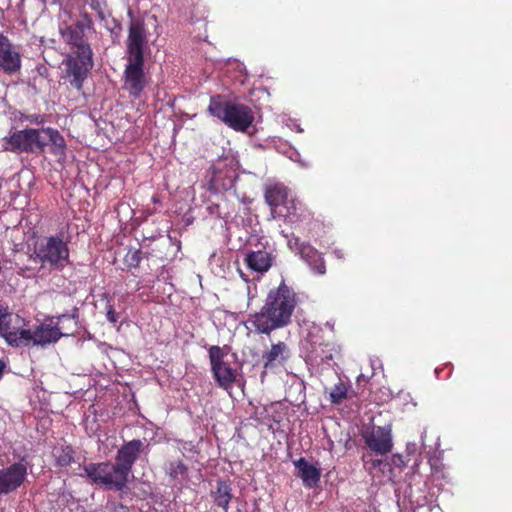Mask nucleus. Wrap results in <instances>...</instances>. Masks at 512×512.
I'll return each instance as SVG.
<instances>
[{
	"label": "nucleus",
	"instance_id": "2",
	"mask_svg": "<svg viewBox=\"0 0 512 512\" xmlns=\"http://www.w3.org/2000/svg\"><path fill=\"white\" fill-rule=\"evenodd\" d=\"M208 112L235 131L245 132L254 122V114L250 107L222 101L220 95L210 98Z\"/></svg>",
	"mask_w": 512,
	"mask_h": 512
},
{
	"label": "nucleus",
	"instance_id": "6",
	"mask_svg": "<svg viewBox=\"0 0 512 512\" xmlns=\"http://www.w3.org/2000/svg\"><path fill=\"white\" fill-rule=\"evenodd\" d=\"M94 65L93 54H68L62 62L63 84L83 94V85Z\"/></svg>",
	"mask_w": 512,
	"mask_h": 512
},
{
	"label": "nucleus",
	"instance_id": "35",
	"mask_svg": "<svg viewBox=\"0 0 512 512\" xmlns=\"http://www.w3.org/2000/svg\"><path fill=\"white\" fill-rule=\"evenodd\" d=\"M112 512H129V509L127 506L118 503L113 505Z\"/></svg>",
	"mask_w": 512,
	"mask_h": 512
},
{
	"label": "nucleus",
	"instance_id": "31",
	"mask_svg": "<svg viewBox=\"0 0 512 512\" xmlns=\"http://www.w3.org/2000/svg\"><path fill=\"white\" fill-rule=\"evenodd\" d=\"M11 321V313L8 311L7 307H4L0 304V335L3 337V331L5 329L6 324H9Z\"/></svg>",
	"mask_w": 512,
	"mask_h": 512
},
{
	"label": "nucleus",
	"instance_id": "20",
	"mask_svg": "<svg viewBox=\"0 0 512 512\" xmlns=\"http://www.w3.org/2000/svg\"><path fill=\"white\" fill-rule=\"evenodd\" d=\"M299 254L301 258L310 266V268L318 275L326 272L325 261L314 247L309 244H303L300 247Z\"/></svg>",
	"mask_w": 512,
	"mask_h": 512
},
{
	"label": "nucleus",
	"instance_id": "12",
	"mask_svg": "<svg viewBox=\"0 0 512 512\" xmlns=\"http://www.w3.org/2000/svg\"><path fill=\"white\" fill-rule=\"evenodd\" d=\"M27 478V466L16 462L0 469V496L16 491Z\"/></svg>",
	"mask_w": 512,
	"mask_h": 512
},
{
	"label": "nucleus",
	"instance_id": "22",
	"mask_svg": "<svg viewBox=\"0 0 512 512\" xmlns=\"http://www.w3.org/2000/svg\"><path fill=\"white\" fill-rule=\"evenodd\" d=\"M35 258V252L34 254L19 253L14 260L17 273L22 277H30L36 270V265L40 264V260Z\"/></svg>",
	"mask_w": 512,
	"mask_h": 512
},
{
	"label": "nucleus",
	"instance_id": "29",
	"mask_svg": "<svg viewBox=\"0 0 512 512\" xmlns=\"http://www.w3.org/2000/svg\"><path fill=\"white\" fill-rule=\"evenodd\" d=\"M142 260V251L140 249H129L124 256V263L128 268H137Z\"/></svg>",
	"mask_w": 512,
	"mask_h": 512
},
{
	"label": "nucleus",
	"instance_id": "16",
	"mask_svg": "<svg viewBox=\"0 0 512 512\" xmlns=\"http://www.w3.org/2000/svg\"><path fill=\"white\" fill-rule=\"evenodd\" d=\"M297 469V477L301 478L307 488L317 487L321 478V469L310 464L304 457L294 461Z\"/></svg>",
	"mask_w": 512,
	"mask_h": 512
},
{
	"label": "nucleus",
	"instance_id": "14",
	"mask_svg": "<svg viewBox=\"0 0 512 512\" xmlns=\"http://www.w3.org/2000/svg\"><path fill=\"white\" fill-rule=\"evenodd\" d=\"M64 42L73 48L71 54H93L90 44L85 37V29L73 23L61 29Z\"/></svg>",
	"mask_w": 512,
	"mask_h": 512
},
{
	"label": "nucleus",
	"instance_id": "17",
	"mask_svg": "<svg viewBox=\"0 0 512 512\" xmlns=\"http://www.w3.org/2000/svg\"><path fill=\"white\" fill-rule=\"evenodd\" d=\"M210 496L218 508L223 512H228L229 504L234 497L232 483L229 480L218 479L210 491Z\"/></svg>",
	"mask_w": 512,
	"mask_h": 512
},
{
	"label": "nucleus",
	"instance_id": "23",
	"mask_svg": "<svg viewBox=\"0 0 512 512\" xmlns=\"http://www.w3.org/2000/svg\"><path fill=\"white\" fill-rule=\"evenodd\" d=\"M42 136L46 138L47 146L50 145V151L54 155H65V140L58 130L54 128H41Z\"/></svg>",
	"mask_w": 512,
	"mask_h": 512
},
{
	"label": "nucleus",
	"instance_id": "9",
	"mask_svg": "<svg viewBox=\"0 0 512 512\" xmlns=\"http://www.w3.org/2000/svg\"><path fill=\"white\" fill-rule=\"evenodd\" d=\"M147 447L148 445H145L144 441L133 439L125 442L118 449L115 456V464L128 481L134 464Z\"/></svg>",
	"mask_w": 512,
	"mask_h": 512
},
{
	"label": "nucleus",
	"instance_id": "26",
	"mask_svg": "<svg viewBox=\"0 0 512 512\" xmlns=\"http://www.w3.org/2000/svg\"><path fill=\"white\" fill-rule=\"evenodd\" d=\"M350 383L338 377V382L329 389V401L334 405H340L344 400L351 398L354 391L350 389Z\"/></svg>",
	"mask_w": 512,
	"mask_h": 512
},
{
	"label": "nucleus",
	"instance_id": "15",
	"mask_svg": "<svg viewBox=\"0 0 512 512\" xmlns=\"http://www.w3.org/2000/svg\"><path fill=\"white\" fill-rule=\"evenodd\" d=\"M274 258V255L266 250L250 251L245 255L244 263L250 270L264 274L272 267Z\"/></svg>",
	"mask_w": 512,
	"mask_h": 512
},
{
	"label": "nucleus",
	"instance_id": "37",
	"mask_svg": "<svg viewBox=\"0 0 512 512\" xmlns=\"http://www.w3.org/2000/svg\"><path fill=\"white\" fill-rule=\"evenodd\" d=\"M152 201H153L154 203H158V202L160 201V197H159V195H157V194L153 195V196H152Z\"/></svg>",
	"mask_w": 512,
	"mask_h": 512
},
{
	"label": "nucleus",
	"instance_id": "19",
	"mask_svg": "<svg viewBox=\"0 0 512 512\" xmlns=\"http://www.w3.org/2000/svg\"><path fill=\"white\" fill-rule=\"evenodd\" d=\"M290 357V349L288 345L279 341L276 344H272L270 350L266 351L262 355L264 368H272L275 365L284 364Z\"/></svg>",
	"mask_w": 512,
	"mask_h": 512
},
{
	"label": "nucleus",
	"instance_id": "5",
	"mask_svg": "<svg viewBox=\"0 0 512 512\" xmlns=\"http://www.w3.org/2000/svg\"><path fill=\"white\" fill-rule=\"evenodd\" d=\"M83 471V476L87 477L92 484L107 490L122 491L128 483L115 462H90L83 466Z\"/></svg>",
	"mask_w": 512,
	"mask_h": 512
},
{
	"label": "nucleus",
	"instance_id": "32",
	"mask_svg": "<svg viewBox=\"0 0 512 512\" xmlns=\"http://www.w3.org/2000/svg\"><path fill=\"white\" fill-rule=\"evenodd\" d=\"M80 17H81V20L76 21L75 22L76 24L81 25L82 28H84L85 30H87V29L90 30L93 28L94 24H93L92 17L87 11H85V10L81 11Z\"/></svg>",
	"mask_w": 512,
	"mask_h": 512
},
{
	"label": "nucleus",
	"instance_id": "3",
	"mask_svg": "<svg viewBox=\"0 0 512 512\" xmlns=\"http://www.w3.org/2000/svg\"><path fill=\"white\" fill-rule=\"evenodd\" d=\"M69 240H64L63 232L43 238L35 246L36 258L42 267L61 271L69 262Z\"/></svg>",
	"mask_w": 512,
	"mask_h": 512
},
{
	"label": "nucleus",
	"instance_id": "36",
	"mask_svg": "<svg viewBox=\"0 0 512 512\" xmlns=\"http://www.w3.org/2000/svg\"><path fill=\"white\" fill-rule=\"evenodd\" d=\"M5 368H6V362L4 360L0 359V380L3 377Z\"/></svg>",
	"mask_w": 512,
	"mask_h": 512
},
{
	"label": "nucleus",
	"instance_id": "28",
	"mask_svg": "<svg viewBox=\"0 0 512 512\" xmlns=\"http://www.w3.org/2000/svg\"><path fill=\"white\" fill-rule=\"evenodd\" d=\"M187 470V466L182 460L172 461L169 463L168 474L172 479L176 480L180 477H185Z\"/></svg>",
	"mask_w": 512,
	"mask_h": 512
},
{
	"label": "nucleus",
	"instance_id": "30",
	"mask_svg": "<svg viewBox=\"0 0 512 512\" xmlns=\"http://www.w3.org/2000/svg\"><path fill=\"white\" fill-rule=\"evenodd\" d=\"M88 3L92 10H94L100 20H104L105 16V8L107 6L106 0H88Z\"/></svg>",
	"mask_w": 512,
	"mask_h": 512
},
{
	"label": "nucleus",
	"instance_id": "25",
	"mask_svg": "<svg viewBox=\"0 0 512 512\" xmlns=\"http://www.w3.org/2000/svg\"><path fill=\"white\" fill-rule=\"evenodd\" d=\"M52 457L56 467L67 468L75 462L76 451L71 445H60L53 448Z\"/></svg>",
	"mask_w": 512,
	"mask_h": 512
},
{
	"label": "nucleus",
	"instance_id": "18",
	"mask_svg": "<svg viewBox=\"0 0 512 512\" xmlns=\"http://www.w3.org/2000/svg\"><path fill=\"white\" fill-rule=\"evenodd\" d=\"M3 338L7 344L14 348L34 345V331L30 329H12L10 323L6 324Z\"/></svg>",
	"mask_w": 512,
	"mask_h": 512
},
{
	"label": "nucleus",
	"instance_id": "11",
	"mask_svg": "<svg viewBox=\"0 0 512 512\" xmlns=\"http://www.w3.org/2000/svg\"><path fill=\"white\" fill-rule=\"evenodd\" d=\"M65 321L75 322L73 316L61 315L58 317L57 324L41 323L34 329V346H45L51 343H56L61 337L73 335V332H63V324Z\"/></svg>",
	"mask_w": 512,
	"mask_h": 512
},
{
	"label": "nucleus",
	"instance_id": "8",
	"mask_svg": "<svg viewBox=\"0 0 512 512\" xmlns=\"http://www.w3.org/2000/svg\"><path fill=\"white\" fill-rule=\"evenodd\" d=\"M148 47V31L144 19L132 17L128 26L126 54L129 59H144Z\"/></svg>",
	"mask_w": 512,
	"mask_h": 512
},
{
	"label": "nucleus",
	"instance_id": "24",
	"mask_svg": "<svg viewBox=\"0 0 512 512\" xmlns=\"http://www.w3.org/2000/svg\"><path fill=\"white\" fill-rule=\"evenodd\" d=\"M287 197V188L280 184L270 186L265 191V201L272 211L285 204Z\"/></svg>",
	"mask_w": 512,
	"mask_h": 512
},
{
	"label": "nucleus",
	"instance_id": "27",
	"mask_svg": "<svg viewBox=\"0 0 512 512\" xmlns=\"http://www.w3.org/2000/svg\"><path fill=\"white\" fill-rule=\"evenodd\" d=\"M100 298L102 301H105L104 309L106 320L113 325L117 324L120 318V313L115 310L112 295L108 292H104L100 295Z\"/></svg>",
	"mask_w": 512,
	"mask_h": 512
},
{
	"label": "nucleus",
	"instance_id": "21",
	"mask_svg": "<svg viewBox=\"0 0 512 512\" xmlns=\"http://www.w3.org/2000/svg\"><path fill=\"white\" fill-rule=\"evenodd\" d=\"M0 69L6 74H14L21 69V55L12 43L0 53Z\"/></svg>",
	"mask_w": 512,
	"mask_h": 512
},
{
	"label": "nucleus",
	"instance_id": "10",
	"mask_svg": "<svg viewBox=\"0 0 512 512\" xmlns=\"http://www.w3.org/2000/svg\"><path fill=\"white\" fill-rule=\"evenodd\" d=\"M124 88L135 98L139 97L147 85L144 73V59H129L124 69Z\"/></svg>",
	"mask_w": 512,
	"mask_h": 512
},
{
	"label": "nucleus",
	"instance_id": "4",
	"mask_svg": "<svg viewBox=\"0 0 512 512\" xmlns=\"http://www.w3.org/2000/svg\"><path fill=\"white\" fill-rule=\"evenodd\" d=\"M3 150L21 154H42L47 147V141L42 136L41 129L26 128L23 130H10L9 134L3 138Z\"/></svg>",
	"mask_w": 512,
	"mask_h": 512
},
{
	"label": "nucleus",
	"instance_id": "1",
	"mask_svg": "<svg viewBox=\"0 0 512 512\" xmlns=\"http://www.w3.org/2000/svg\"><path fill=\"white\" fill-rule=\"evenodd\" d=\"M298 302L299 298L294 289L282 281L268 293L261 310L250 316V323L256 332L269 335L291 323Z\"/></svg>",
	"mask_w": 512,
	"mask_h": 512
},
{
	"label": "nucleus",
	"instance_id": "33",
	"mask_svg": "<svg viewBox=\"0 0 512 512\" xmlns=\"http://www.w3.org/2000/svg\"><path fill=\"white\" fill-rule=\"evenodd\" d=\"M363 459H365V456L363 457ZM364 461H365V463H370L373 468H381V467L388 468V469L391 468L390 464L386 460H383V459H370V460H364Z\"/></svg>",
	"mask_w": 512,
	"mask_h": 512
},
{
	"label": "nucleus",
	"instance_id": "34",
	"mask_svg": "<svg viewBox=\"0 0 512 512\" xmlns=\"http://www.w3.org/2000/svg\"><path fill=\"white\" fill-rule=\"evenodd\" d=\"M11 44L7 36L0 32V53Z\"/></svg>",
	"mask_w": 512,
	"mask_h": 512
},
{
	"label": "nucleus",
	"instance_id": "7",
	"mask_svg": "<svg viewBox=\"0 0 512 512\" xmlns=\"http://www.w3.org/2000/svg\"><path fill=\"white\" fill-rule=\"evenodd\" d=\"M226 355L224 348L220 346L214 345L209 348L212 375L220 388L229 390L237 381L238 371L231 363L224 361Z\"/></svg>",
	"mask_w": 512,
	"mask_h": 512
},
{
	"label": "nucleus",
	"instance_id": "13",
	"mask_svg": "<svg viewBox=\"0 0 512 512\" xmlns=\"http://www.w3.org/2000/svg\"><path fill=\"white\" fill-rule=\"evenodd\" d=\"M367 447L377 455H386L392 451V429L390 425L374 426L369 433L363 435Z\"/></svg>",
	"mask_w": 512,
	"mask_h": 512
}]
</instances>
